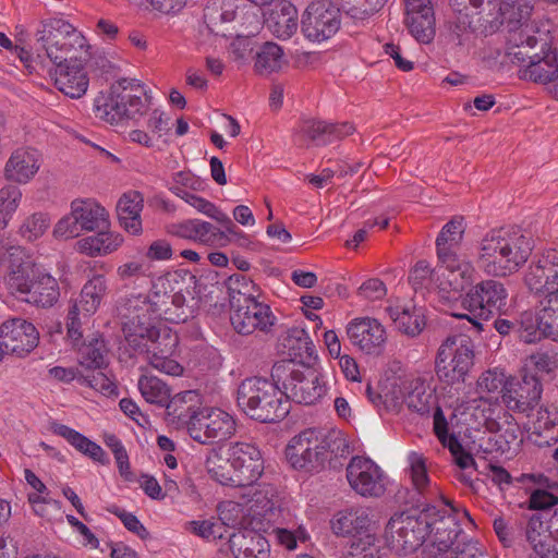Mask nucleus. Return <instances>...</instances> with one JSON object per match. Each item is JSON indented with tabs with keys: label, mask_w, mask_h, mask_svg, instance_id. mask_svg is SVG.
I'll return each instance as SVG.
<instances>
[{
	"label": "nucleus",
	"mask_w": 558,
	"mask_h": 558,
	"mask_svg": "<svg viewBox=\"0 0 558 558\" xmlns=\"http://www.w3.org/2000/svg\"><path fill=\"white\" fill-rule=\"evenodd\" d=\"M397 328L404 335L415 337L417 336L425 325L424 318L420 313H411L409 310H403L395 318Z\"/></svg>",
	"instance_id": "obj_58"
},
{
	"label": "nucleus",
	"mask_w": 558,
	"mask_h": 558,
	"mask_svg": "<svg viewBox=\"0 0 558 558\" xmlns=\"http://www.w3.org/2000/svg\"><path fill=\"white\" fill-rule=\"evenodd\" d=\"M282 352L287 359L279 362H291L295 367H312L316 361L315 347L304 329L294 328L289 330L282 341Z\"/></svg>",
	"instance_id": "obj_30"
},
{
	"label": "nucleus",
	"mask_w": 558,
	"mask_h": 558,
	"mask_svg": "<svg viewBox=\"0 0 558 558\" xmlns=\"http://www.w3.org/2000/svg\"><path fill=\"white\" fill-rule=\"evenodd\" d=\"M405 403L412 412L424 415L428 414L435 404V397L430 392L414 389L405 398Z\"/></svg>",
	"instance_id": "obj_61"
},
{
	"label": "nucleus",
	"mask_w": 558,
	"mask_h": 558,
	"mask_svg": "<svg viewBox=\"0 0 558 558\" xmlns=\"http://www.w3.org/2000/svg\"><path fill=\"white\" fill-rule=\"evenodd\" d=\"M21 198L22 192L16 185H5L0 190V230L8 226Z\"/></svg>",
	"instance_id": "obj_49"
},
{
	"label": "nucleus",
	"mask_w": 558,
	"mask_h": 558,
	"mask_svg": "<svg viewBox=\"0 0 558 558\" xmlns=\"http://www.w3.org/2000/svg\"><path fill=\"white\" fill-rule=\"evenodd\" d=\"M428 510L410 509L395 513L386 525L385 536L388 547L397 555L414 553L426 542L430 533Z\"/></svg>",
	"instance_id": "obj_7"
},
{
	"label": "nucleus",
	"mask_w": 558,
	"mask_h": 558,
	"mask_svg": "<svg viewBox=\"0 0 558 558\" xmlns=\"http://www.w3.org/2000/svg\"><path fill=\"white\" fill-rule=\"evenodd\" d=\"M49 226L50 219L47 214L35 213L24 220L20 234L27 241H34L40 238Z\"/></svg>",
	"instance_id": "obj_55"
},
{
	"label": "nucleus",
	"mask_w": 558,
	"mask_h": 558,
	"mask_svg": "<svg viewBox=\"0 0 558 558\" xmlns=\"http://www.w3.org/2000/svg\"><path fill=\"white\" fill-rule=\"evenodd\" d=\"M173 190L174 193L184 199L189 205L193 206L199 213L208 216L211 219H215L221 211L214 203L201 196L190 193L181 187H174Z\"/></svg>",
	"instance_id": "obj_60"
},
{
	"label": "nucleus",
	"mask_w": 558,
	"mask_h": 558,
	"mask_svg": "<svg viewBox=\"0 0 558 558\" xmlns=\"http://www.w3.org/2000/svg\"><path fill=\"white\" fill-rule=\"evenodd\" d=\"M342 12L354 23L363 24L378 13L388 0H340Z\"/></svg>",
	"instance_id": "obj_43"
},
{
	"label": "nucleus",
	"mask_w": 558,
	"mask_h": 558,
	"mask_svg": "<svg viewBox=\"0 0 558 558\" xmlns=\"http://www.w3.org/2000/svg\"><path fill=\"white\" fill-rule=\"evenodd\" d=\"M122 235L113 232H98L77 242L78 250L89 256L106 255L122 244Z\"/></svg>",
	"instance_id": "obj_39"
},
{
	"label": "nucleus",
	"mask_w": 558,
	"mask_h": 558,
	"mask_svg": "<svg viewBox=\"0 0 558 558\" xmlns=\"http://www.w3.org/2000/svg\"><path fill=\"white\" fill-rule=\"evenodd\" d=\"M530 293L548 299L558 294V250L546 248L536 255L524 272Z\"/></svg>",
	"instance_id": "obj_17"
},
{
	"label": "nucleus",
	"mask_w": 558,
	"mask_h": 558,
	"mask_svg": "<svg viewBox=\"0 0 558 558\" xmlns=\"http://www.w3.org/2000/svg\"><path fill=\"white\" fill-rule=\"evenodd\" d=\"M238 407L252 420L272 424L282 421L291 404L280 383L263 377L244 379L236 392Z\"/></svg>",
	"instance_id": "obj_3"
},
{
	"label": "nucleus",
	"mask_w": 558,
	"mask_h": 558,
	"mask_svg": "<svg viewBox=\"0 0 558 558\" xmlns=\"http://www.w3.org/2000/svg\"><path fill=\"white\" fill-rule=\"evenodd\" d=\"M270 377L281 384L284 397L304 405H314L327 395L328 387L323 375L305 367L301 369L291 362H276L272 365Z\"/></svg>",
	"instance_id": "obj_6"
},
{
	"label": "nucleus",
	"mask_w": 558,
	"mask_h": 558,
	"mask_svg": "<svg viewBox=\"0 0 558 558\" xmlns=\"http://www.w3.org/2000/svg\"><path fill=\"white\" fill-rule=\"evenodd\" d=\"M227 288L230 296V302L239 300L243 302V299L256 298L254 292L257 289L252 280L246 278L244 275L234 274L227 279Z\"/></svg>",
	"instance_id": "obj_54"
},
{
	"label": "nucleus",
	"mask_w": 558,
	"mask_h": 558,
	"mask_svg": "<svg viewBox=\"0 0 558 558\" xmlns=\"http://www.w3.org/2000/svg\"><path fill=\"white\" fill-rule=\"evenodd\" d=\"M284 62L282 48L276 43L267 41L257 51L254 68L259 75H269L278 72Z\"/></svg>",
	"instance_id": "obj_40"
},
{
	"label": "nucleus",
	"mask_w": 558,
	"mask_h": 558,
	"mask_svg": "<svg viewBox=\"0 0 558 558\" xmlns=\"http://www.w3.org/2000/svg\"><path fill=\"white\" fill-rule=\"evenodd\" d=\"M158 350H159V342L157 340L155 343L147 342V347H145V349L143 351H138V352L140 353L146 352L148 354L149 364L154 368H156L167 375H171V376L181 375L183 367L177 361H174L163 354H159Z\"/></svg>",
	"instance_id": "obj_50"
},
{
	"label": "nucleus",
	"mask_w": 558,
	"mask_h": 558,
	"mask_svg": "<svg viewBox=\"0 0 558 558\" xmlns=\"http://www.w3.org/2000/svg\"><path fill=\"white\" fill-rule=\"evenodd\" d=\"M481 545L474 541L457 542L448 548L442 558H482Z\"/></svg>",
	"instance_id": "obj_62"
},
{
	"label": "nucleus",
	"mask_w": 558,
	"mask_h": 558,
	"mask_svg": "<svg viewBox=\"0 0 558 558\" xmlns=\"http://www.w3.org/2000/svg\"><path fill=\"white\" fill-rule=\"evenodd\" d=\"M377 538L372 530L352 538L348 555L349 558H380Z\"/></svg>",
	"instance_id": "obj_48"
},
{
	"label": "nucleus",
	"mask_w": 558,
	"mask_h": 558,
	"mask_svg": "<svg viewBox=\"0 0 558 558\" xmlns=\"http://www.w3.org/2000/svg\"><path fill=\"white\" fill-rule=\"evenodd\" d=\"M508 293L500 281L486 279L475 284L462 301L468 314H454L461 319H468L478 330H486L487 323L495 314H500L507 305Z\"/></svg>",
	"instance_id": "obj_11"
},
{
	"label": "nucleus",
	"mask_w": 558,
	"mask_h": 558,
	"mask_svg": "<svg viewBox=\"0 0 558 558\" xmlns=\"http://www.w3.org/2000/svg\"><path fill=\"white\" fill-rule=\"evenodd\" d=\"M488 8L489 11L478 19L485 35L494 34L506 25L510 33L509 43L514 45V35L527 34L525 29H521L531 12L524 0H488Z\"/></svg>",
	"instance_id": "obj_15"
},
{
	"label": "nucleus",
	"mask_w": 558,
	"mask_h": 558,
	"mask_svg": "<svg viewBox=\"0 0 558 558\" xmlns=\"http://www.w3.org/2000/svg\"><path fill=\"white\" fill-rule=\"evenodd\" d=\"M56 64L54 85L65 96L71 98H81L88 88V76L84 70L81 54H76L74 59L63 61Z\"/></svg>",
	"instance_id": "obj_28"
},
{
	"label": "nucleus",
	"mask_w": 558,
	"mask_h": 558,
	"mask_svg": "<svg viewBox=\"0 0 558 558\" xmlns=\"http://www.w3.org/2000/svg\"><path fill=\"white\" fill-rule=\"evenodd\" d=\"M542 392L543 386L537 375L525 373L520 380L506 388L502 401L509 410L530 417L539 403Z\"/></svg>",
	"instance_id": "obj_25"
},
{
	"label": "nucleus",
	"mask_w": 558,
	"mask_h": 558,
	"mask_svg": "<svg viewBox=\"0 0 558 558\" xmlns=\"http://www.w3.org/2000/svg\"><path fill=\"white\" fill-rule=\"evenodd\" d=\"M474 343L466 335L448 336L438 348L435 372L447 385L462 384L474 365Z\"/></svg>",
	"instance_id": "obj_9"
},
{
	"label": "nucleus",
	"mask_w": 558,
	"mask_h": 558,
	"mask_svg": "<svg viewBox=\"0 0 558 558\" xmlns=\"http://www.w3.org/2000/svg\"><path fill=\"white\" fill-rule=\"evenodd\" d=\"M196 240L199 243L210 246H226L228 239L226 233L213 223L197 219Z\"/></svg>",
	"instance_id": "obj_56"
},
{
	"label": "nucleus",
	"mask_w": 558,
	"mask_h": 558,
	"mask_svg": "<svg viewBox=\"0 0 558 558\" xmlns=\"http://www.w3.org/2000/svg\"><path fill=\"white\" fill-rule=\"evenodd\" d=\"M541 324L548 338L558 341V293L541 301Z\"/></svg>",
	"instance_id": "obj_52"
},
{
	"label": "nucleus",
	"mask_w": 558,
	"mask_h": 558,
	"mask_svg": "<svg viewBox=\"0 0 558 558\" xmlns=\"http://www.w3.org/2000/svg\"><path fill=\"white\" fill-rule=\"evenodd\" d=\"M533 240L520 229H493L478 243L476 264L487 275L506 277L529 259Z\"/></svg>",
	"instance_id": "obj_1"
},
{
	"label": "nucleus",
	"mask_w": 558,
	"mask_h": 558,
	"mask_svg": "<svg viewBox=\"0 0 558 558\" xmlns=\"http://www.w3.org/2000/svg\"><path fill=\"white\" fill-rule=\"evenodd\" d=\"M36 45L37 51H45L53 63H59L82 54L86 48V39L69 22L62 19H50L43 22L37 29Z\"/></svg>",
	"instance_id": "obj_10"
},
{
	"label": "nucleus",
	"mask_w": 558,
	"mask_h": 558,
	"mask_svg": "<svg viewBox=\"0 0 558 558\" xmlns=\"http://www.w3.org/2000/svg\"><path fill=\"white\" fill-rule=\"evenodd\" d=\"M340 11L331 0H315L306 8L301 29L304 36L312 41H324L331 38L341 25Z\"/></svg>",
	"instance_id": "obj_18"
},
{
	"label": "nucleus",
	"mask_w": 558,
	"mask_h": 558,
	"mask_svg": "<svg viewBox=\"0 0 558 558\" xmlns=\"http://www.w3.org/2000/svg\"><path fill=\"white\" fill-rule=\"evenodd\" d=\"M464 233L463 218H452L447 222L436 239L437 255L446 266L447 283L454 292L464 290L472 280L474 268L470 263H460L456 253L451 251L457 246Z\"/></svg>",
	"instance_id": "obj_12"
},
{
	"label": "nucleus",
	"mask_w": 558,
	"mask_h": 558,
	"mask_svg": "<svg viewBox=\"0 0 558 558\" xmlns=\"http://www.w3.org/2000/svg\"><path fill=\"white\" fill-rule=\"evenodd\" d=\"M39 155L35 149L19 148L12 153L4 167L7 180L27 183L39 170Z\"/></svg>",
	"instance_id": "obj_33"
},
{
	"label": "nucleus",
	"mask_w": 558,
	"mask_h": 558,
	"mask_svg": "<svg viewBox=\"0 0 558 558\" xmlns=\"http://www.w3.org/2000/svg\"><path fill=\"white\" fill-rule=\"evenodd\" d=\"M270 307L257 298L231 301L230 322L238 333L252 335L254 331L267 332L275 324Z\"/></svg>",
	"instance_id": "obj_20"
},
{
	"label": "nucleus",
	"mask_w": 558,
	"mask_h": 558,
	"mask_svg": "<svg viewBox=\"0 0 558 558\" xmlns=\"http://www.w3.org/2000/svg\"><path fill=\"white\" fill-rule=\"evenodd\" d=\"M205 468L209 476L230 487L252 486L264 472L260 450L251 442L235 441L208 451Z\"/></svg>",
	"instance_id": "obj_2"
},
{
	"label": "nucleus",
	"mask_w": 558,
	"mask_h": 558,
	"mask_svg": "<svg viewBox=\"0 0 558 558\" xmlns=\"http://www.w3.org/2000/svg\"><path fill=\"white\" fill-rule=\"evenodd\" d=\"M519 338L525 343H534L543 337L548 338V333L541 324V307L535 317L531 313L522 315L521 324L518 329Z\"/></svg>",
	"instance_id": "obj_51"
},
{
	"label": "nucleus",
	"mask_w": 558,
	"mask_h": 558,
	"mask_svg": "<svg viewBox=\"0 0 558 558\" xmlns=\"http://www.w3.org/2000/svg\"><path fill=\"white\" fill-rule=\"evenodd\" d=\"M44 271L22 247L9 251L8 274L4 278L8 290L13 295H27Z\"/></svg>",
	"instance_id": "obj_22"
},
{
	"label": "nucleus",
	"mask_w": 558,
	"mask_h": 558,
	"mask_svg": "<svg viewBox=\"0 0 558 558\" xmlns=\"http://www.w3.org/2000/svg\"><path fill=\"white\" fill-rule=\"evenodd\" d=\"M410 476L418 494L425 495L429 493V477L427 475L425 459L422 456L416 453L411 456Z\"/></svg>",
	"instance_id": "obj_57"
},
{
	"label": "nucleus",
	"mask_w": 558,
	"mask_h": 558,
	"mask_svg": "<svg viewBox=\"0 0 558 558\" xmlns=\"http://www.w3.org/2000/svg\"><path fill=\"white\" fill-rule=\"evenodd\" d=\"M347 335L351 343L366 354L380 355L384 352L386 330L375 318L354 319L348 325Z\"/></svg>",
	"instance_id": "obj_26"
},
{
	"label": "nucleus",
	"mask_w": 558,
	"mask_h": 558,
	"mask_svg": "<svg viewBox=\"0 0 558 558\" xmlns=\"http://www.w3.org/2000/svg\"><path fill=\"white\" fill-rule=\"evenodd\" d=\"M236 430L234 418L218 408H203L194 416L190 436L199 444H214L231 438Z\"/></svg>",
	"instance_id": "obj_19"
},
{
	"label": "nucleus",
	"mask_w": 558,
	"mask_h": 558,
	"mask_svg": "<svg viewBox=\"0 0 558 558\" xmlns=\"http://www.w3.org/2000/svg\"><path fill=\"white\" fill-rule=\"evenodd\" d=\"M347 478L352 489L364 497H379L386 490L383 472L367 458L353 457L347 466Z\"/></svg>",
	"instance_id": "obj_24"
},
{
	"label": "nucleus",
	"mask_w": 558,
	"mask_h": 558,
	"mask_svg": "<svg viewBox=\"0 0 558 558\" xmlns=\"http://www.w3.org/2000/svg\"><path fill=\"white\" fill-rule=\"evenodd\" d=\"M274 34L281 39L290 38L298 29V17L272 15Z\"/></svg>",
	"instance_id": "obj_64"
},
{
	"label": "nucleus",
	"mask_w": 558,
	"mask_h": 558,
	"mask_svg": "<svg viewBox=\"0 0 558 558\" xmlns=\"http://www.w3.org/2000/svg\"><path fill=\"white\" fill-rule=\"evenodd\" d=\"M468 14H459L450 26L449 39L460 50L469 49L475 39L474 28Z\"/></svg>",
	"instance_id": "obj_47"
},
{
	"label": "nucleus",
	"mask_w": 558,
	"mask_h": 558,
	"mask_svg": "<svg viewBox=\"0 0 558 558\" xmlns=\"http://www.w3.org/2000/svg\"><path fill=\"white\" fill-rule=\"evenodd\" d=\"M192 398L193 392L185 391L182 395L170 398L167 404H165L168 415L172 416L173 421L177 420L180 425L186 426L189 433L194 416H196L201 411L199 408H196L193 404H187V399L192 400Z\"/></svg>",
	"instance_id": "obj_42"
},
{
	"label": "nucleus",
	"mask_w": 558,
	"mask_h": 558,
	"mask_svg": "<svg viewBox=\"0 0 558 558\" xmlns=\"http://www.w3.org/2000/svg\"><path fill=\"white\" fill-rule=\"evenodd\" d=\"M405 24L411 35L423 44L435 36V16L430 0H405Z\"/></svg>",
	"instance_id": "obj_29"
},
{
	"label": "nucleus",
	"mask_w": 558,
	"mask_h": 558,
	"mask_svg": "<svg viewBox=\"0 0 558 558\" xmlns=\"http://www.w3.org/2000/svg\"><path fill=\"white\" fill-rule=\"evenodd\" d=\"M107 211L90 199H74L71 213L59 220L53 233L65 239L76 238L85 231H96L107 227Z\"/></svg>",
	"instance_id": "obj_16"
},
{
	"label": "nucleus",
	"mask_w": 558,
	"mask_h": 558,
	"mask_svg": "<svg viewBox=\"0 0 558 558\" xmlns=\"http://www.w3.org/2000/svg\"><path fill=\"white\" fill-rule=\"evenodd\" d=\"M519 40L513 36L514 46L508 54L519 63H526L524 76L541 84H548L558 78V52L542 38L520 33Z\"/></svg>",
	"instance_id": "obj_5"
},
{
	"label": "nucleus",
	"mask_w": 558,
	"mask_h": 558,
	"mask_svg": "<svg viewBox=\"0 0 558 558\" xmlns=\"http://www.w3.org/2000/svg\"><path fill=\"white\" fill-rule=\"evenodd\" d=\"M520 430L517 424L509 423L500 435L495 439L496 450L501 453L509 452L513 445H519Z\"/></svg>",
	"instance_id": "obj_63"
},
{
	"label": "nucleus",
	"mask_w": 558,
	"mask_h": 558,
	"mask_svg": "<svg viewBox=\"0 0 558 558\" xmlns=\"http://www.w3.org/2000/svg\"><path fill=\"white\" fill-rule=\"evenodd\" d=\"M445 505L450 509H438L436 506L426 505L425 508L428 510V521L430 523L429 535L427 536L428 543H426L424 553L426 558H442L448 548L454 545L458 536L462 533V529L458 522V514L463 513L471 523L469 511L465 508H456L449 500H444Z\"/></svg>",
	"instance_id": "obj_13"
},
{
	"label": "nucleus",
	"mask_w": 558,
	"mask_h": 558,
	"mask_svg": "<svg viewBox=\"0 0 558 558\" xmlns=\"http://www.w3.org/2000/svg\"><path fill=\"white\" fill-rule=\"evenodd\" d=\"M317 440L322 451H324L325 462L331 457H343L349 452V445L343 434L338 429H317Z\"/></svg>",
	"instance_id": "obj_45"
},
{
	"label": "nucleus",
	"mask_w": 558,
	"mask_h": 558,
	"mask_svg": "<svg viewBox=\"0 0 558 558\" xmlns=\"http://www.w3.org/2000/svg\"><path fill=\"white\" fill-rule=\"evenodd\" d=\"M435 275H437L438 278L441 276L447 279L448 271L446 270V266L444 265L439 269L433 270L427 262L420 260L410 272L409 280L414 289H418L424 287L426 281Z\"/></svg>",
	"instance_id": "obj_59"
},
{
	"label": "nucleus",
	"mask_w": 558,
	"mask_h": 558,
	"mask_svg": "<svg viewBox=\"0 0 558 558\" xmlns=\"http://www.w3.org/2000/svg\"><path fill=\"white\" fill-rule=\"evenodd\" d=\"M125 341L134 351H143L147 342L155 343L160 337L156 326L153 293L130 295L122 305Z\"/></svg>",
	"instance_id": "obj_8"
},
{
	"label": "nucleus",
	"mask_w": 558,
	"mask_h": 558,
	"mask_svg": "<svg viewBox=\"0 0 558 558\" xmlns=\"http://www.w3.org/2000/svg\"><path fill=\"white\" fill-rule=\"evenodd\" d=\"M522 482L535 485L529 498V507L545 511L558 505V482L542 473L522 474Z\"/></svg>",
	"instance_id": "obj_34"
},
{
	"label": "nucleus",
	"mask_w": 558,
	"mask_h": 558,
	"mask_svg": "<svg viewBox=\"0 0 558 558\" xmlns=\"http://www.w3.org/2000/svg\"><path fill=\"white\" fill-rule=\"evenodd\" d=\"M548 518L547 512L533 514L529 519L525 530L527 542L533 547L534 553L542 558H550L551 548H554L546 523Z\"/></svg>",
	"instance_id": "obj_37"
},
{
	"label": "nucleus",
	"mask_w": 558,
	"mask_h": 558,
	"mask_svg": "<svg viewBox=\"0 0 558 558\" xmlns=\"http://www.w3.org/2000/svg\"><path fill=\"white\" fill-rule=\"evenodd\" d=\"M107 349L104 339L94 335L78 349L80 364L87 369H101L106 365Z\"/></svg>",
	"instance_id": "obj_46"
},
{
	"label": "nucleus",
	"mask_w": 558,
	"mask_h": 558,
	"mask_svg": "<svg viewBox=\"0 0 558 558\" xmlns=\"http://www.w3.org/2000/svg\"><path fill=\"white\" fill-rule=\"evenodd\" d=\"M143 202L140 192L130 191L124 193L117 204L120 225L131 234H138L142 231L141 211Z\"/></svg>",
	"instance_id": "obj_36"
},
{
	"label": "nucleus",
	"mask_w": 558,
	"mask_h": 558,
	"mask_svg": "<svg viewBox=\"0 0 558 558\" xmlns=\"http://www.w3.org/2000/svg\"><path fill=\"white\" fill-rule=\"evenodd\" d=\"M156 322L163 319L172 324L185 323L192 316L182 292L168 291L166 283L154 284L151 289Z\"/></svg>",
	"instance_id": "obj_27"
},
{
	"label": "nucleus",
	"mask_w": 558,
	"mask_h": 558,
	"mask_svg": "<svg viewBox=\"0 0 558 558\" xmlns=\"http://www.w3.org/2000/svg\"><path fill=\"white\" fill-rule=\"evenodd\" d=\"M38 342L39 332L32 323L22 318L4 322L0 326V362L5 354L26 356Z\"/></svg>",
	"instance_id": "obj_21"
},
{
	"label": "nucleus",
	"mask_w": 558,
	"mask_h": 558,
	"mask_svg": "<svg viewBox=\"0 0 558 558\" xmlns=\"http://www.w3.org/2000/svg\"><path fill=\"white\" fill-rule=\"evenodd\" d=\"M148 96L137 80L121 78L110 86L108 93H100L94 101L95 117L110 124L124 118L142 116L147 107Z\"/></svg>",
	"instance_id": "obj_4"
},
{
	"label": "nucleus",
	"mask_w": 558,
	"mask_h": 558,
	"mask_svg": "<svg viewBox=\"0 0 558 558\" xmlns=\"http://www.w3.org/2000/svg\"><path fill=\"white\" fill-rule=\"evenodd\" d=\"M228 548L234 558H270L269 542L253 530L232 533Z\"/></svg>",
	"instance_id": "obj_32"
},
{
	"label": "nucleus",
	"mask_w": 558,
	"mask_h": 558,
	"mask_svg": "<svg viewBox=\"0 0 558 558\" xmlns=\"http://www.w3.org/2000/svg\"><path fill=\"white\" fill-rule=\"evenodd\" d=\"M59 296L58 281L49 274L44 272L23 300L39 307H51Z\"/></svg>",
	"instance_id": "obj_38"
},
{
	"label": "nucleus",
	"mask_w": 558,
	"mask_h": 558,
	"mask_svg": "<svg viewBox=\"0 0 558 558\" xmlns=\"http://www.w3.org/2000/svg\"><path fill=\"white\" fill-rule=\"evenodd\" d=\"M330 527L337 536L354 538L371 530L372 519L364 508H349L339 510L332 515Z\"/></svg>",
	"instance_id": "obj_31"
},
{
	"label": "nucleus",
	"mask_w": 558,
	"mask_h": 558,
	"mask_svg": "<svg viewBox=\"0 0 558 558\" xmlns=\"http://www.w3.org/2000/svg\"><path fill=\"white\" fill-rule=\"evenodd\" d=\"M137 386L141 395L148 403L165 407L170 399V388L156 376L142 375L138 379Z\"/></svg>",
	"instance_id": "obj_44"
},
{
	"label": "nucleus",
	"mask_w": 558,
	"mask_h": 558,
	"mask_svg": "<svg viewBox=\"0 0 558 558\" xmlns=\"http://www.w3.org/2000/svg\"><path fill=\"white\" fill-rule=\"evenodd\" d=\"M107 280L104 275L95 274L83 286L80 296L69 308L66 316L68 336L76 344L83 333L82 318H89L99 308L107 294Z\"/></svg>",
	"instance_id": "obj_14"
},
{
	"label": "nucleus",
	"mask_w": 558,
	"mask_h": 558,
	"mask_svg": "<svg viewBox=\"0 0 558 558\" xmlns=\"http://www.w3.org/2000/svg\"><path fill=\"white\" fill-rule=\"evenodd\" d=\"M529 423L532 425V435L535 436L534 441L539 446H549L551 441H557L558 430V409L550 405H539L531 416L527 417Z\"/></svg>",
	"instance_id": "obj_35"
},
{
	"label": "nucleus",
	"mask_w": 558,
	"mask_h": 558,
	"mask_svg": "<svg viewBox=\"0 0 558 558\" xmlns=\"http://www.w3.org/2000/svg\"><path fill=\"white\" fill-rule=\"evenodd\" d=\"M327 122L316 119L302 120L294 130V142L299 146H326Z\"/></svg>",
	"instance_id": "obj_41"
},
{
	"label": "nucleus",
	"mask_w": 558,
	"mask_h": 558,
	"mask_svg": "<svg viewBox=\"0 0 558 558\" xmlns=\"http://www.w3.org/2000/svg\"><path fill=\"white\" fill-rule=\"evenodd\" d=\"M318 444L316 428L304 429L288 444L287 459L294 469L319 471L325 466V458Z\"/></svg>",
	"instance_id": "obj_23"
},
{
	"label": "nucleus",
	"mask_w": 558,
	"mask_h": 558,
	"mask_svg": "<svg viewBox=\"0 0 558 558\" xmlns=\"http://www.w3.org/2000/svg\"><path fill=\"white\" fill-rule=\"evenodd\" d=\"M78 381L104 396H117V385L101 369H92L87 374H80Z\"/></svg>",
	"instance_id": "obj_53"
}]
</instances>
